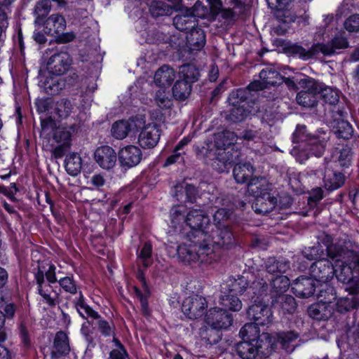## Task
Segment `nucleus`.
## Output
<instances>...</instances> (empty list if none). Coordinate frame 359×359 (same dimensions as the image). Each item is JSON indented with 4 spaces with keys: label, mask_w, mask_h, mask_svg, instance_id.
<instances>
[{
    "label": "nucleus",
    "mask_w": 359,
    "mask_h": 359,
    "mask_svg": "<svg viewBox=\"0 0 359 359\" xmlns=\"http://www.w3.org/2000/svg\"><path fill=\"white\" fill-rule=\"evenodd\" d=\"M191 90V83L180 79L174 85L173 95L176 99L182 100L189 95Z\"/></svg>",
    "instance_id": "obj_42"
},
{
    "label": "nucleus",
    "mask_w": 359,
    "mask_h": 359,
    "mask_svg": "<svg viewBox=\"0 0 359 359\" xmlns=\"http://www.w3.org/2000/svg\"><path fill=\"white\" fill-rule=\"evenodd\" d=\"M182 160V157L181 153L175 149L174 154L167 158L165 165L167 166Z\"/></svg>",
    "instance_id": "obj_62"
},
{
    "label": "nucleus",
    "mask_w": 359,
    "mask_h": 359,
    "mask_svg": "<svg viewBox=\"0 0 359 359\" xmlns=\"http://www.w3.org/2000/svg\"><path fill=\"white\" fill-rule=\"evenodd\" d=\"M316 280L313 278L300 277L292 283L293 293L299 297L306 298L311 296L316 286Z\"/></svg>",
    "instance_id": "obj_24"
},
{
    "label": "nucleus",
    "mask_w": 359,
    "mask_h": 359,
    "mask_svg": "<svg viewBox=\"0 0 359 359\" xmlns=\"http://www.w3.org/2000/svg\"><path fill=\"white\" fill-rule=\"evenodd\" d=\"M225 235L217 241L210 242L211 235L203 238L198 252L194 246L185 244L180 245L177 249V255L179 259L184 263L191 264L200 261L202 263L212 264L219 260L221 257V249L229 245L231 243V234L225 231Z\"/></svg>",
    "instance_id": "obj_2"
},
{
    "label": "nucleus",
    "mask_w": 359,
    "mask_h": 359,
    "mask_svg": "<svg viewBox=\"0 0 359 359\" xmlns=\"http://www.w3.org/2000/svg\"><path fill=\"white\" fill-rule=\"evenodd\" d=\"M248 282L245 277H238L237 279L229 278L222 285V292H226V294H241L245 291Z\"/></svg>",
    "instance_id": "obj_31"
},
{
    "label": "nucleus",
    "mask_w": 359,
    "mask_h": 359,
    "mask_svg": "<svg viewBox=\"0 0 359 359\" xmlns=\"http://www.w3.org/2000/svg\"><path fill=\"white\" fill-rule=\"evenodd\" d=\"M269 6L273 10H277V18L285 23H289L294 20L293 16H290V11L285 10L289 5L290 0H266Z\"/></svg>",
    "instance_id": "obj_28"
},
{
    "label": "nucleus",
    "mask_w": 359,
    "mask_h": 359,
    "mask_svg": "<svg viewBox=\"0 0 359 359\" xmlns=\"http://www.w3.org/2000/svg\"><path fill=\"white\" fill-rule=\"evenodd\" d=\"M331 297L332 298L330 299L332 302L331 305L332 306V308L335 306L337 311L339 313H343L356 306L357 302H355L353 296H351L350 298L344 297L336 299L334 297V294H332ZM333 311L334 309H332V311Z\"/></svg>",
    "instance_id": "obj_38"
},
{
    "label": "nucleus",
    "mask_w": 359,
    "mask_h": 359,
    "mask_svg": "<svg viewBox=\"0 0 359 359\" xmlns=\"http://www.w3.org/2000/svg\"><path fill=\"white\" fill-rule=\"evenodd\" d=\"M248 192L255 196L252 203L255 212L266 214L273 210L276 199L268 191V184L264 178L252 179L248 187Z\"/></svg>",
    "instance_id": "obj_5"
},
{
    "label": "nucleus",
    "mask_w": 359,
    "mask_h": 359,
    "mask_svg": "<svg viewBox=\"0 0 359 359\" xmlns=\"http://www.w3.org/2000/svg\"><path fill=\"white\" fill-rule=\"evenodd\" d=\"M72 104L67 100H61L56 104V113L61 118H65L69 116L72 112Z\"/></svg>",
    "instance_id": "obj_50"
},
{
    "label": "nucleus",
    "mask_w": 359,
    "mask_h": 359,
    "mask_svg": "<svg viewBox=\"0 0 359 359\" xmlns=\"http://www.w3.org/2000/svg\"><path fill=\"white\" fill-rule=\"evenodd\" d=\"M260 81L256 80L248 86L247 90L250 91H257L268 87V86H274L280 83L283 78L280 74L271 67L263 69L259 73Z\"/></svg>",
    "instance_id": "obj_18"
},
{
    "label": "nucleus",
    "mask_w": 359,
    "mask_h": 359,
    "mask_svg": "<svg viewBox=\"0 0 359 359\" xmlns=\"http://www.w3.org/2000/svg\"><path fill=\"white\" fill-rule=\"evenodd\" d=\"M60 286L67 292L75 294L76 286L71 277L67 276L60 280Z\"/></svg>",
    "instance_id": "obj_56"
},
{
    "label": "nucleus",
    "mask_w": 359,
    "mask_h": 359,
    "mask_svg": "<svg viewBox=\"0 0 359 359\" xmlns=\"http://www.w3.org/2000/svg\"><path fill=\"white\" fill-rule=\"evenodd\" d=\"M348 47V41L344 32H339L332 40L330 44H317L309 50L298 46L293 45L290 48V51L294 55L303 60H308L319 52L324 55L332 54L337 49H342Z\"/></svg>",
    "instance_id": "obj_8"
},
{
    "label": "nucleus",
    "mask_w": 359,
    "mask_h": 359,
    "mask_svg": "<svg viewBox=\"0 0 359 359\" xmlns=\"http://www.w3.org/2000/svg\"><path fill=\"white\" fill-rule=\"evenodd\" d=\"M253 172L250 163H239L233 169V176L238 183H245L252 176Z\"/></svg>",
    "instance_id": "obj_33"
},
{
    "label": "nucleus",
    "mask_w": 359,
    "mask_h": 359,
    "mask_svg": "<svg viewBox=\"0 0 359 359\" xmlns=\"http://www.w3.org/2000/svg\"><path fill=\"white\" fill-rule=\"evenodd\" d=\"M187 206L178 205L172 208L170 212L172 226L181 231L185 226L190 228L195 237L207 238L211 235L210 219L201 210H190L185 215Z\"/></svg>",
    "instance_id": "obj_3"
},
{
    "label": "nucleus",
    "mask_w": 359,
    "mask_h": 359,
    "mask_svg": "<svg viewBox=\"0 0 359 359\" xmlns=\"http://www.w3.org/2000/svg\"><path fill=\"white\" fill-rule=\"evenodd\" d=\"M179 76L180 79L191 83L198 79L199 72L194 65H186L180 67Z\"/></svg>",
    "instance_id": "obj_43"
},
{
    "label": "nucleus",
    "mask_w": 359,
    "mask_h": 359,
    "mask_svg": "<svg viewBox=\"0 0 359 359\" xmlns=\"http://www.w3.org/2000/svg\"><path fill=\"white\" fill-rule=\"evenodd\" d=\"M273 351L270 347L267 349V344H260L259 341L243 340L236 346V351L243 359H254L259 353L266 355Z\"/></svg>",
    "instance_id": "obj_16"
},
{
    "label": "nucleus",
    "mask_w": 359,
    "mask_h": 359,
    "mask_svg": "<svg viewBox=\"0 0 359 359\" xmlns=\"http://www.w3.org/2000/svg\"><path fill=\"white\" fill-rule=\"evenodd\" d=\"M266 271L274 276L276 273H285L289 268V264L285 260H276L274 258L268 259L266 264Z\"/></svg>",
    "instance_id": "obj_41"
},
{
    "label": "nucleus",
    "mask_w": 359,
    "mask_h": 359,
    "mask_svg": "<svg viewBox=\"0 0 359 359\" xmlns=\"http://www.w3.org/2000/svg\"><path fill=\"white\" fill-rule=\"evenodd\" d=\"M94 158L102 168L107 170L112 168L117 160L115 151L109 146L98 147L95 151Z\"/></svg>",
    "instance_id": "obj_22"
},
{
    "label": "nucleus",
    "mask_w": 359,
    "mask_h": 359,
    "mask_svg": "<svg viewBox=\"0 0 359 359\" xmlns=\"http://www.w3.org/2000/svg\"><path fill=\"white\" fill-rule=\"evenodd\" d=\"M230 213V210H226V208H219L215 213L213 216L214 224H210L211 226L210 228V234H212V237H210V242L212 243H213L214 241H217L218 237L221 238L224 236L225 231L231 234V243L229 245L232 243V233L224 224L229 217Z\"/></svg>",
    "instance_id": "obj_17"
},
{
    "label": "nucleus",
    "mask_w": 359,
    "mask_h": 359,
    "mask_svg": "<svg viewBox=\"0 0 359 359\" xmlns=\"http://www.w3.org/2000/svg\"><path fill=\"white\" fill-rule=\"evenodd\" d=\"M320 88H319L318 93L325 102L334 105L338 103L339 100L340 92L334 88L325 86L324 84L319 83Z\"/></svg>",
    "instance_id": "obj_35"
},
{
    "label": "nucleus",
    "mask_w": 359,
    "mask_h": 359,
    "mask_svg": "<svg viewBox=\"0 0 359 359\" xmlns=\"http://www.w3.org/2000/svg\"><path fill=\"white\" fill-rule=\"evenodd\" d=\"M54 348L55 351L53 355L57 357L56 355L67 354L69 351V345L67 334L63 332H59L56 334L54 339Z\"/></svg>",
    "instance_id": "obj_39"
},
{
    "label": "nucleus",
    "mask_w": 359,
    "mask_h": 359,
    "mask_svg": "<svg viewBox=\"0 0 359 359\" xmlns=\"http://www.w3.org/2000/svg\"><path fill=\"white\" fill-rule=\"evenodd\" d=\"M76 307L80 316L84 318L90 317L93 319H97L99 318L97 312L84 302L83 297L81 294L76 303Z\"/></svg>",
    "instance_id": "obj_47"
},
{
    "label": "nucleus",
    "mask_w": 359,
    "mask_h": 359,
    "mask_svg": "<svg viewBox=\"0 0 359 359\" xmlns=\"http://www.w3.org/2000/svg\"><path fill=\"white\" fill-rule=\"evenodd\" d=\"M207 308L205 299L199 295L188 297L183 301L182 310L184 315L190 319L201 317Z\"/></svg>",
    "instance_id": "obj_19"
},
{
    "label": "nucleus",
    "mask_w": 359,
    "mask_h": 359,
    "mask_svg": "<svg viewBox=\"0 0 359 359\" xmlns=\"http://www.w3.org/2000/svg\"><path fill=\"white\" fill-rule=\"evenodd\" d=\"M208 1L212 13H217L223 9L221 0H208Z\"/></svg>",
    "instance_id": "obj_63"
},
{
    "label": "nucleus",
    "mask_w": 359,
    "mask_h": 359,
    "mask_svg": "<svg viewBox=\"0 0 359 359\" xmlns=\"http://www.w3.org/2000/svg\"><path fill=\"white\" fill-rule=\"evenodd\" d=\"M187 12L195 19L196 18H204L208 15L209 9L201 1H197L191 8L187 10Z\"/></svg>",
    "instance_id": "obj_52"
},
{
    "label": "nucleus",
    "mask_w": 359,
    "mask_h": 359,
    "mask_svg": "<svg viewBox=\"0 0 359 359\" xmlns=\"http://www.w3.org/2000/svg\"><path fill=\"white\" fill-rule=\"evenodd\" d=\"M331 161L337 164L340 167H348L351 162V149L348 147H345L341 149H335L332 154Z\"/></svg>",
    "instance_id": "obj_34"
},
{
    "label": "nucleus",
    "mask_w": 359,
    "mask_h": 359,
    "mask_svg": "<svg viewBox=\"0 0 359 359\" xmlns=\"http://www.w3.org/2000/svg\"><path fill=\"white\" fill-rule=\"evenodd\" d=\"M175 77L174 70L167 65H163L156 72L154 82L161 88H165L171 85Z\"/></svg>",
    "instance_id": "obj_30"
},
{
    "label": "nucleus",
    "mask_w": 359,
    "mask_h": 359,
    "mask_svg": "<svg viewBox=\"0 0 359 359\" xmlns=\"http://www.w3.org/2000/svg\"><path fill=\"white\" fill-rule=\"evenodd\" d=\"M44 32L50 36L57 34L66 28V20L65 18L60 14H52L43 23Z\"/></svg>",
    "instance_id": "obj_26"
},
{
    "label": "nucleus",
    "mask_w": 359,
    "mask_h": 359,
    "mask_svg": "<svg viewBox=\"0 0 359 359\" xmlns=\"http://www.w3.org/2000/svg\"><path fill=\"white\" fill-rule=\"evenodd\" d=\"M142 115L138 114L133 116L128 120H121L116 121L111 126V133L114 137L117 140L126 138L130 133L139 130L142 126Z\"/></svg>",
    "instance_id": "obj_12"
},
{
    "label": "nucleus",
    "mask_w": 359,
    "mask_h": 359,
    "mask_svg": "<svg viewBox=\"0 0 359 359\" xmlns=\"http://www.w3.org/2000/svg\"><path fill=\"white\" fill-rule=\"evenodd\" d=\"M50 11V4L49 0H41L35 7L34 15L36 17L35 24L41 25L43 17L48 14Z\"/></svg>",
    "instance_id": "obj_48"
},
{
    "label": "nucleus",
    "mask_w": 359,
    "mask_h": 359,
    "mask_svg": "<svg viewBox=\"0 0 359 359\" xmlns=\"http://www.w3.org/2000/svg\"><path fill=\"white\" fill-rule=\"evenodd\" d=\"M260 325L257 322L246 323L241 330L240 335L243 340L251 341H259L260 344H267V349L275 350L278 345L287 352L293 351V348L290 347V344L294 341L298 334L294 332H281L278 334H269L263 333L259 334L260 330L258 327Z\"/></svg>",
    "instance_id": "obj_4"
},
{
    "label": "nucleus",
    "mask_w": 359,
    "mask_h": 359,
    "mask_svg": "<svg viewBox=\"0 0 359 359\" xmlns=\"http://www.w3.org/2000/svg\"><path fill=\"white\" fill-rule=\"evenodd\" d=\"M344 27L349 32L359 31V15H351L344 22Z\"/></svg>",
    "instance_id": "obj_55"
},
{
    "label": "nucleus",
    "mask_w": 359,
    "mask_h": 359,
    "mask_svg": "<svg viewBox=\"0 0 359 359\" xmlns=\"http://www.w3.org/2000/svg\"><path fill=\"white\" fill-rule=\"evenodd\" d=\"M72 60L66 52H61L52 55L48 62V68L54 74L60 75L69 68Z\"/></svg>",
    "instance_id": "obj_23"
},
{
    "label": "nucleus",
    "mask_w": 359,
    "mask_h": 359,
    "mask_svg": "<svg viewBox=\"0 0 359 359\" xmlns=\"http://www.w3.org/2000/svg\"><path fill=\"white\" fill-rule=\"evenodd\" d=\"M196 194L195 187L190 184H186L184 187H181L180 189L177 190L176 197L181 202L193 203L196 198Z\"/></svg>",
    "instance_id": "obj_45"
},
{
    "label": "nucleus",
    "mask_w": 359,
    "mask_h": 359,
    "mask_svg": "<svg viewBox=\"0 0 359 359\" xmlns=\"http://www.w3.org/2000/svg\"><path fill=\"white\" fill-rule=\"evenodd\" d=\"M323 182L327 189L335 190L344 184L345 177L341 172L327 168L325 171Z\"/></svg>",
    "instance_id": "obj_29"
},
{
    "label": "nucleus",
    "mask_w": 359,
    "mask_h": 359,
    "mask_svg": "<svg viewBox=\"0 0 359 359\" xmlns=\"http://www.w3.org/2000/svg\"><path fill=\"white\" fill-rule=\"evenodd\" d=\"M8 25V22L7 21L6 14L3 9L0 8V37L2 36L3 33L5 32Z\"/></svg>",
    "instance_id": "obj_58"
},
{
    "label": "nucleus",
    "mask_w": 359,
    "mask_h": 359,
    "mask_svg": "<svg viewBox=\"0 0 359 359\" xmlns=\"http://www.w3.org/2000/svg\"><path fill=\"white\" fill-rule=\"evenodd\" d=\"M74 131V126L55 127V123L51 118L41 121V136L45 137L53 133V139L58 144L55 149L56 155H61L64 149L70 145L72 135Z\"/></svg>",
    "instance_id": "obj_9"
},
{
    "label": "nucleus",
    "mask_w": 359,
    "mask_h": 359,
    "mask_svg": "<svg viewBox=\"0 0 359 359\" xmlns=\"http://www.w3.org/2000/svg\"><path fill=\"white\" fill-rule=\"evenodd\" d=\"M187 44L192 50L202 48L205 43V35L203 29L197 26L186 32Z\"/></svg>",
    "instance_id": "obj_27"
},
{
    "label": "nucleus",
    "mask_w": 359,
    "mask_h": 359,
    "mask_svg": "<svg viewBox=\"0 0 359 359\" xmlns=\"http://www.w3.org/2000/svg\"><path fill=\"white\" fill-rule=\"evenodd\" d=\"M334 262L330 259L322 258L316 261L310 268L311 278L318 285L326 283L333 278Z\"/></svg>",
    "instance_id": "obj_13"
},
{
    "label": "nucleus",
    "mask_w": 359,
    "mask_h": 359,
    "mask_svg": "<svg viewBox=\"0 0 359 359\" xmlns=\"http://www.w3.org/2000/svg\"><path fill=\"white\" fill-rule=\"evenodd\" d=\"M304 256L309 260L322 259L324 257V248L323 247L318 244L312 248H309L306 249L304 252Z\"/></svg>",
    "instance_id": "obj_51"
},
{
    "label": "nucleus",
    "mask_w": 359,
    "mask_h": 359,
    "mask_svg": "<svg viewBox=\"0 0 359 359\" xmlns=\"http://www.w3.org/2000/svg\"><path fill=\"white\" fill-rule=\"evenodd\" d=\"M176 29L187 32L196 26V20L186 11L184 14L177 15L173 19Z\"/></svg>",
    "instance_id": "obj_32"
},
{
    "label": "nucleus",
    "mask_w": 359,
    "mask_h": 359,
    "mask_svg": "<svg viewBox=\"0 0 359 359\" xmlns=\"http://www.w3.org/2000/svg\"><path fill=\"white\" fill-rule=\"evenodd\" d=\"M296 83L302 90L297 95V102L304 107H313L317 102L316 94L318 93L320 85L314 79L304 76L296 79Z\"/></svg>",
    "instance_id": "obj_10"
},
{
    "label": "nucleus",
    "mask_w": 359,
    "mask_h": 359,
    "mask_svg": "<svg viewBox=\"0 0 359 359\" xmlns=\"http://www.w3.org/2000/svg\"><path fill=\"white\" fill-rule=\"evenodd\" d=\"M115 344L117 346L116 348L111 351L110 353V357L111 359H126V357L127 356L126 352L123 347L121 346L120 342L114 339Z\"/></svg>",
    "instance_id": "obj_57"
},
{
    "label": "nucleus",
    "mask_w": 359,
    "mask_h": 359,
    "mask_svg": "<svg viewBox=\"0 0 359 359\" xmlns=\"http://www.w3.org/2000/svg\"><path fill=\"white\" fill-rule=\"evenodd\" d=\"M237 138L236 135L231 131L218 133L214 135L213 142H208L202 147L201 152L205 155H209L215 150L225 149L226 147L234 144Z\"/></svg>",
    "instance_id": "obj_14"
},
{
    "label": "nucleus",
    "mask_w": 359,
    "mask_h": 359,
    "mask_svg": "<svg viewBox=\"0 0 359 359\" xmlns=\"http://www.w3.org/2000/svg\"><path fill=\"white\" fill-rule=\"evenodd\" d=\"M152 254V245L150 243H145L140 252H137L139 259H141L142 264L145 267H148L151 265Z\"/></svg>",
    "instance_id": "obj_49"
},
{
    "label": "nucleus",
    "mask_w": 359,
    "mask_h": 359,
    "mask_svg": "<svg viewBox=\"0 0 359 359\" xmlns=\"http://www.w3.org/2000/svg\"><path fill=\"white\" fill-rule=\"evenodd\" d=\"M222 293L223 294L220 298L222 305L234 311H238L242 308V302L237 297V295L226 294V292H222Z\"/></svg>",
    "instance_id": "obj_44"
},
{
    "label": "nucleus",
    "mask_w": 359,
    "mask_h": 359,
    "mask_svg": "<svg viewBox=\"0 0 359 359\" xmlns=\"http://www.w3.org/2000/svg\"><path fill=\"white\" fill-rule=\"evenodd\" d=\"M74 37L75 36L72 32H65L60 34L57 38V41L59 43H67L73 41Z\"/></svg>",
    "instance_id": "obj_61"
},
{
    "label": "nucleus",
    "mask_w": 359,
    "mask_h": 359,
    "mask_svg": "<svg viewBox=\"0 0 359 359\" xmlns=\"http://www.w3.org/2000/svg\"><path fill=\"white\" fill-rule=\"evenodd\" d=\"M36 279L37 283L39 284V292L43 298L44 302L50 306L54 305L55 304L54 299L50 296L49 294H48L47 292L43 290V287L41 285V284L43 281V272L39 271L36 274Z\"/></svg>",
    "instance_id": "obj_53"
},
{
    "label": "nucleus",
    "mask_w": 359,
    "mask_h": 359,
    "mask_svg": "<svg viewBox=\"0 0 359 359\" xmlns=\"http://www.w3.org/2000/svg\"><path fill=\"white\" fill-rule=\"evenodd\" d=\"M142 121L143 124L139 128L140 133L138 136V142L143 148L154 147L160 140L161 130L156 123L147 122L144 115H142Z\"/></svg>",
    "instance_id": "obj_11"
},
{
    "label": "nucleus",
    "mask_w": 359,
    "mask_h": 359,
    "mask_svg": "<svg viewBox=\"0 0 359 359\" xmlns=\"http://www.w3.org/2000/svg\"><path fill=\"white\" fill-rule=\"evenodd\" d=\"M333 130L337 135L343 139H348L353 133L351 125L346 121L339 120L333 123Z\"/></svg>",
    "instance_id": "obj_40"
},
{
    "label": "nucleus",
    "mask_w": 359,
    "mask_h": 359,
    "mask_svg": "<svg viewBox=\"0 0 359 359\" xmlns=\"http://www.w3.org/2000/svg\"><path fill=\"white\" fill-rule=\"evenodd\" d=\"M155 101L160 107H168L170 105L169 92L161 88L156 93Z\"/></svg>",
    "instance_id": "obj_54"
},
{
    "label": "nucleus",
    "mask_w": 359,
    "mask_h": 359,
    "mask_svg": "<svg viewBox=\"0 0 359 359\" xmlns=\"http://www.w3.org/2000/svg\"><path fill=\"white\" fill-rule=\"evenodd\" d=\"M327 255L334 262L333 276L337 279L349 285L346 290L356 293L359 289V278L354 275L359 270V256L354 252L337 249L332 245L326 247Z\"/></svg>",
    "instance_id": "obj_1"
},
{
    "label": "nucleus",
    "mask_w": 359,
    "mask_h": 359,
    "mask_svg": "<svg viewBox=\"0 0 359 359\" xmlns=\"http://www.w3.org/2000/svg\"><path fill=\"white\" fill-rule=\"evenodd\" d=\"M331 299L312 304L309 309V316L317 320H327L333 313Z\"/></svg>",
    "instance_id": "obj_25"
},
{
    "label": "nucleus",
    "mask_w": 359,
    "mask_h": 359,
    "mask_svg": "<svg viewBox=\"0 0 359 359\" xmlns=\"http://www.w3.org/2000/svg\"><path fill=\"white\" fill-rule=\"evenodd\" d=\"M205 322L211 329L201 327L199 334L205 343L211 344L217 341L216 339H211L212 334L215 333L214 330L226 329L229 327L232 323V317L224 309L212 308L205 314Z\"/></svg>",
    "instance_id": "obj_6"
},
{
    "label": "nucleus",
    "mask_w": 359,
    "mask_h": 359,
    "mask_svg": "<svg viewBox=\"0 0 359 359\" xmlns=\"http://www.w3.org/2000/svg\"><path fill=\"white\" fill-rule=\"evenodd\" d=\"M63 86L64 82L56 76L47 78L41 85L43 91L50 95L58 94Z\"/></svg>",
    "instance_id": "obj_37"
},
{
    "label": "nucleus",
    "mask_w": 359,
    "mask_h": 359,
    "mask_svg": "<svg viewBox=\"0 0 359 359\" xmlns=\"http://www.w3.org/2000/svg\"><path fill=\"white\" fill-rule=\"evenodd\" d=\"M268 280L271 281L273 290L277 293L285 292L290 285V280L285 276L276 274Z\"/></svg>",
    "instance_id": "obj_46"
},
{
    "label": "nucleus",
    "mask_w": 359,
    "mask_h": 359,
    "mask_svg": "<svg viewBox=\"0 0 359 359\" xmlns=\"http://www.w3.org/2000/svg\"><path fill=\"white\" fill-rule=\"evenodd\" d=\"M82 168L81 158L78 154L72 153L67 156L65 159V168L67 172L72 175H77Z\"/></svg>",
    "instance_id": "obj_36"
},
{
    "label": "nucleus",
    "mask_w": 359,
    "mask_h": 359,
    "mask_svg": "<svg viewBox=\"0 0 359 359\" xmlns=\"http://www.w3.org/2000/svg\"><path fill=\"white\" fill-rule=\"evenodd\" d=\"M325 147V142L323 140L312 137L308 140L307 143L301 145L302 151H299L298 148L294 147L291 151V154L295 156L300 163H303L309 158V152L316 156H321Z\"/></svg>",
    "instance_id": "obj_15"
},
{
    "label": "nucleus",
    "mask_w": 359,
    "mask_h": 359,
    "mask_svg": "<svg viewBox=\"0 0 359 359\" xmlns=\"http://www.w3.org/2000/svg\"><path fill=\"white\" fill-rule=\"evenodd\" d=\"M105 183L104 176L100 174H95L90 178V184L95 187H102Z\"/></svg>",
    "instance_id": "obj_59"
},
{
    "label": "nucleus",
    "mask_w": 359,
    "mask_h": 359,
    "mask_svg": "<svg viewBox=\"0 0 359 359\" xmlns=\"http://www.w3.org/2000/svg\"><path fill=\"white\" fill-rule=\"evenodd\" d=\"M248 316L261 325H267L272 321V312L270 307L262 302L250 306L248 311Z\"/></svg>",
    "instance_id": "obj_20"
},
{
    "label": "nucleus",
    "mask_w": 359,
    "mask_h": 359,
    "mask_svg": "<svg viewBox=\"0 0 359 359\" xmlns=\"http://www.w3.org/2000/svg\"><path fill=\"white\" fill-rule=\"evenodd\" d=\"M323 197V191L321 188H316L314 189L311 195H310V199L313 201H318L320 199H322Z\"/></svg>",
    "instance_id": "obj_64"
},
{
    "label": "nucleus",
    "mask_w": 359,
    "mask_h": 359,
    "mask_svg": "<svg viewBox=\"0 0 359 359\" xmlns=\"http://www.w3.org/2000/svg\"><path fill=\"white\" fill-rule=\"evenodd\" d=\"M250 91L245 89H238L233 91L229 97V102L231 105L229 113H226V118L232 122L243 121L248 115L257 111V107H254L246 102Z\"/></svg>",
    "instance_id": "obj_7"
},
{
    "label": "nucleus",
    "mask_w": 359,
    "mask_h": 359,
    "mask_svg": "<svg viewBox=\"0 0 359 359\" xmlns=\"http://www.w3.org/2000/svg\"><path fill=\"white\" fill-rule=\"evenodd\" d=\"M98 327L101 332L106 336H109L112 333L111 327L105 320H100L98 322Z\"/></svg>",
    "instance_id": "obj_60"
},
{
    "label": "nucleus",
    "mask_w": 359,
    "mask_h": 359,
    "mask_svg": "<svg viewBox=\"0 0 359 359\" xmlns=\"http://www.w3.org/2000/svg\"><path fill=\"white\" fill-rule=\"evenodd\" d=\"M142 151L134 145L123 147L118 152V158L122 166L133 168L138 165L142 160Z\"/></svg>",
    "instance_id": "obj_21"
}]
</instances>
